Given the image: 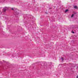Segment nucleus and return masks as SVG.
<instances>
[{"instance_id":"f257e3e1","label":"nucleus","mask_w":78,"mask_h":78,"mask_svg":"<svg viewBox=\"0 0 78 78\" xmlns=\"http://www.w3.org/2000/svg\"><path fill=\"white\" fill-rule=\"evenodd\" d=\"M8 9V7H5L3 9L2 11L4 12H5Z\"/></svg>"},{"instance_id":"f03ea898","label":"nucleus","mask_w":78,"mask_h":78,"mask_svg":"<svg viewBox=\"0 0 78 78\" xmlns=\"http://www.w3.org/2000/svg\"><path fill=\"white\" fill-rule=\"evenodd\" d=\"M16 14H19V10H17L16 11Z\"/></svg>"},{"instance_id":"7ed1b4c3","label":"nucleus","mask_w":78,"mask_h":78,"mask_svg":"<svg viewBox=\"0 0 78 78\" xmlns=\"http://www.w3.org/2000/svg\"><path fill=\"white\" fill-rule=\"evenodd\" d=\"M75 16V14H73L72 15V16H71V17L72 18V17H73V16Z\"/></svg>"},{"instance_id":"20e7f679","label":"nucleus","mask_w":78,"mask_h":78,"mask_svg":"<svg viewBox=\"0 0 78 78\" xmlns=\"http://www.w3.org/2000/svg\"><path fill=\"white\" fill-rule=\"evenodd\" d=\"M69 11V10L68 9H66L65 10V12H67Z\"/></svg>"},{"instance_id":"39448f33","label":"nucleus","mask_w":78,"mask_h":78,"mask_svg":"<svg viewBox=\"0 0 78 78\" xmlns=\"http://www.w3.org/2000/svg\"><path fill=\"white\" fill-rule=\"evenodd\" d=\"M61 59H62V61H64V59H63V58L62 57L61 58Z\"/></svg>"},{"instance_id":"423d86ee","label":"nucleus","mask_w":78,"mask_h":78,"mask_svg":"<svg viewBox=\"0 0 78 78\" xmlns=\"http://www.w3.org/2000/svg\"><path fill=\"white\" fill-rule=\"evenodd\" d=\"M72 33H73V34L75 33L73 31H72Z\"/></svg>"},{"instance_id":"0eeeda50","label":"nucleus","mask_w":78,"mask_h":78,"mask_svg":"<svg viewBox=\"0 0 78 78\" xmlns=\"http://www.w3.org/2000/svg\"><path fill=\"white\" fill-rule=\"evenodd\" d=\"M77 7H76V6H74V8H76Z\"/></svg>"},{"instance_id":"6e6552de","label":"nucleus","mask_w":78,"mask_h":78,"mask_svg":"<svg viewBox=\"0 0 78 78\" xmlns=\"http://www.w3.org/2000/svg\"><path fill=\"white\" fill-rule=\"evenodd\" d=\"M11 9H12V10H14V8H11Z\"/></svg>"},{"instance_id":"1a4fd4ad","label":"nucleus","mask_w":78,"mask_h":78,"mask_svg":"<svg viewBox=\"0 0 78 78\" xmlns=\"http://www.w3.org/2000/svg\"><path fill=\"white\" fill-rule=\"evenodd\" d=\"M76 78H78V75L76 76Z\"/></svg>"},{"instance_id":"9d476101","label":"nucleus","mask_w":78,"mask_h":78,"mask_svg":"<svg viewBox=\"0 0 78 78\" xmlns=\"http://www.w3.org/2000/svg\"><path fill=\"white\" fill-rule=\"evenodd\" d=\"M50 9H51V8Z\"/></svg>"}]
</instances>
